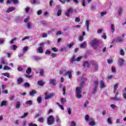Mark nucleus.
I'll return each instance as SVG.
<instances>
[{
	"label": "nucleus",
	"mask_w": 126,
	"mask_h": 126,
	"mask_svg": "<svg viewBox=\"0 0 126 126\" xmlns=\"http://www.w3.org/2000/svg\"><path fill=\"white\" fill-rule=\"evenodd\" d=\"M87 79L86 78L83 77L78 80V82L80 83V87H77L76 89V94L77 96V98L80 99V98L82 97V95H81V90L82 89V86H83V84L86 82Z\"/></svg>",
	"instance_id": "f257e3e1"
},
{
	"label": "nucleus",
	"mask_w": 126,
	"mask_h": 126,
	"mask_svg": "<svg viewBox=\"0 0 126 126\" xmlns=\"http://www.w3.org/2000/svg\"><path fill=\"white\" fill-rule=\"evenodd\" d=\"M85 120L86 122H89V125L91 126H95V121H94V119L92 118V117H89V115H86L85 116Z\"/></svg>",
	"instance_id": "f03ea898"
},
{
	"label": "nucleus",
	"mask_w": 126,
	"mask_h": 126,
	"mask_svg": "<svg viewBox=\"0 0 126 126\" xmlns=\"http://www.w3.org/2000/svg\"><path fill=\"white\" fill-rule=\"evenodd\" d=\"M99 44V41L96 39H94L92 40L90 43V45L92 46L93 49H97V47H98V45Z\"/></svg>",
	"instance_id": "7ed1b4c3"
},
{
	"label": "nucleus",
	"mask_w": 126,
	"mask_h": 126,
	"mask_svg": "<svg viewBox=\"0 0 126 126\" xmlns=\"http://www.w3.org/2000/svg\"><path fill=\"white\" fill-rule=\"evenodd\" d=\"M54 121H55V118L53 117L52 115H50L47 118V124L49 125V126H52V125L54 124Z\"/></svg>",
	"instance_id": "20e7f679"
},
{
	"label": "nucleus",
	"mask_w": 126,
	"mask_h": 126,
	"mask_svg": "<svg viewBox=\"0 0 126 126\" xmlns=\"http://www.w3.org/2000/svg\"><path fill=\"white\" fill-rule=\"evenodd\" d=\"M44 44H45V43H44V42L40 43L39 44L40 47L37 50V53H40V54H42V53H43V46H44Z\"/></svg>",
	"instance_id": "39448f33"
},
{
	"label": "nucleus",
	"mask_w": 126,
	"mask_h": 126,
	"mask_svg": "<svg viewBox=\"0 0 126 126\" xmlns=\"http://www.w3.org/2000/svg\"><path fill=\"white\" fill-rule=\"evenodd\" d=\"M55 96V94H50L49 93L47 92L45 94V100H48V99H50L51 98H53Z\"/></svg>",
	"instance_id": "423d86ee"
},
{
	"label": "nucleus",
	"mask_w": 126,
	"mask_h": 126,
	"mask_svg": "<svg viewBox=\"0 0 126 126\" xmlns=\"http://www.w3.org/2000/svg\"><path fill=\"white\" fill-rule=\"evenodd\" d=\"M118 63L121 67L125 65V60L123 58H119L118 59Z\"/></svg>",
	"instance_id": "0eeeda50"
},
{
	"label": "nucleus",
	"mask_w": 126,
	"mask_h": 126,
	"mask_svg": "<svg viewBox=\"0 0 126 126\" xmlns=\"http://www.w3.org/2000/svg\"><path fill=\"white\" fill-rule=\"evenodd\" d=\"M91 64H92L94 67V71H97L98 70V68L99 66H98V64H97V63L93 61L91 62Z\"/></svg>",
	"instance_id": "6e6552de"
},
{
	"label": "nucleus",
	"mask_w": 126,
	"mask_h": 126,
	"mask_svg": "<svg viewBox=\"0 0 126 126\" xmlns=\"http://www.w3.org/2000/svg\"><path fill=\"white\" fill-rule=\"evenodd\" d=\"M72 11H73V9H72V8H69L67 10L66 12H65V16H67V17H69V16H70V13H71Z\"/></svg>",
	"instance_id": "1a4fd4ad"
},
{
	"label": "nucleus",
	"mask_w": 126,
	"mask_h": 126,
	"mask_svg": "<svg viewBox=\"0 0 126 126\" xmlns=\"http://www.w3.org/2000/svg\"><path fill=\"white\" fill-rule=\"evenodd\" d=\"M124 41V38L121 37H118L116 39H114L113 42H117V43H121V42H123Z\"/></svg>",
	"instance_id": "9d476101"
},
{
	"label": "nucleus",
	"mask_w": 126,
	"mask_h": 126,
	"mask_svg": "<svg viewBox=\"0 0 126 126\" xmlns=\"http://www.w3.org/2000/svg\"><path fill=\"white\" fill-rule=\"evenodd\" d=\"M99 87L101 89H103L106 87V85L104 83V81L100 80L99 81Z\"/></svg>",
	"instance_id": "9b49d317"
},
{
	"label": "nucleus",
	"mask_w": 126,
	"mask_h": 126,
	"mask_svg": "<svg viewBox=\"0 0 126 126\" xmlns=\"http://www.w3.org/2000/svg\"><path fill=\"white\" fill-rule=\"evenodd\" d=\"M71 74H72V72L71 71H68L64 73V75H68L69 78L71 79V78H72V76H71Z\"/></svg>",
	"instance_id": "f8f14e48"
},
{
	"label": "nucleus",
	"mask_w": 126,
	"mask_h": 126,
	"mask_svg": "<svg viewBox=\"0 0 126 126\" xmlns=\"http://www.w3.org/2000/svg\"><path fill=\"white\" fill-rule=\"evenodd\" d=\"M13 10H15V7H10L7 8L6 10L7 13H9L10 12H11L12 11H13Z\"/></svg>",
	"instance_id": "ddd939ff"
},
{
	"label": "nucleus",
	"mask_w": 126,
	"mask_h": 126,
	"mask_svg": "<svg viewBox=\"0 0 126 126\" xmlns=\"http://www.w3.org/2000/svg\"><path fill=\"white\" fill-rule=\"evenodd\" d=\"M94 91L93 92V93L94 94V93L96 92V87L97 86V85H98V80L94 81Z\"/></svg>",
	"instance_id": "4468645a"
},
{
	"label": "nucleus",
	"mask_w": 126,
	"mask_h": 126,
	"mask_svg": "<svg viewBox=\"0 0 126 126\" xmlns=\"http://www.w3.org/2000/svg\"><path fill=\"white\" fill-rule=\"evenodd\" d=\"M118 15H120V16H121V15H122V14H123V7H120L118 8Z\"/></svg>",
	"instance_id": "2eb2a0df"
},
{
	"label": "nucleus",
	"mask_w": 126,
	"mask_h": 126,
	"mask_svg": "<svg viewBox=\"0 0 126 126\" xmlns=\"http://www.w3.org/2000/svg\"><path fill=\"white\" fill-rule=\"evenodd\" d=\"M24 82V80L23 78H21V77H19L17 79V84L19 85V84H21V83H23Z\"/></svg>",
	"instance_id": "dca6fc26"
},
{
	"label": "nucleus",
	"mask_w": 126,
	"mask_h": 126,
	"mask_svg": "<svg viewBox=\"0 0 126 126\" xmlns=\"http://www.w3.org/2000/svg\"><path fill=\"white\" fill-rule=\"evenodd\" d=\"M56 82H57V80L55 79H51L50 80V84L52 85H56Z\"/></svg>",
	"instance_id": "f3484780"
},
{
	"label": "nucleus",
	"mask_w": 126,
	"mask_h": 126,
	"mask_svg": "<svg viewBox=\"0 0 126 126\" xmlns=\"http://www.w3.org/2000/svg\"><path fill=\"white\" fill-rule=\"evenodd\" d=\"M90 64H91V63H89L87 61H85L84 63V67H90Z\"/></svg>",
	"instance_id": "a211bd4d"
},
{
	"label": "nucleus",
	"mask_w": 126,
	"mask_h": 126,
	"mask_svg": "<svg viewBox=\"0 0 126 126\" xmlns=\"http://www.w3.org/2000/svg\"><path fill=\"white\" fill-rule=\"evenodd\" d=\"M71 63H73L76 62V58H75V55H73L70 60Z\"/></svg>",
	"instance_id": "6ab92c4d"
},
{
	"label": "nucleus",
	"mask_w": 126,
	"mask_h": 126,
	"mask_svg": "<svg viewBox=\"0 0 126 126\" xmlns=\"http://www.w3.org/2000/svg\"><path fill=\"white\" fill-rule=\"evenodd\" d=\"M87 47V42L86 41H84L83 43L81 44L80 47L81 48H86Z\"/></svg>",
	"instance_id": "aec40b11"
},
{
	"label": "nucleus",
	"mask_w": 126,
	"mask_h": 126,
	"mask_svg": "<svg viewBox=\"0 0 126 126\" xmlns=\"http://www.w3.org/2000/svg\"><path fill=\"white\" fill-rule=\"evenodd\" d=\"M7 105V101L6 100H3L1 102L0 105V107H3L4 106H6Z\"/></svg>",
	"instance_id": "412c9836"
},
{
	"label": "nucleus",
	"mask_w": 126,
	"mask_h": 126,
	"mask_svg": "<svg viewBox=\"0 0 126 126\" xmlns=\"http://www.w3.org/2000/svg\"><path fill=\"white\" fill-rule=\"evenodd\" d=\"M27 27L28 29H32V23L31 22H28L27 24Z\"/></svg>",
	"instance_id": "4be33fe9"
},
{
	"label": "nucleus",
	"mask_w": 126,
	"mask_h": 126,
	"mask_svg": "<svg viewBox=\"0 0 126 126\" xmlns=\"http://www.w3.org/2000/svg\"><path fill=\"white\" fill-rule=\"evenodd\" d=\"M118 87H119V83H117L114 86V93H116L117 92V89H118Z\"/></svg>",
	"instance_id": "5701e85b"
},
{
	"label": "nucleus",
	"mask_w": 126,
	"mask_h": 126,
	"mask_svg": "<svg viewBox=\"0 0 126 126\" xmlns=\"http://www.w3.org/2000/svg\"><path fill=\"white\" fill-rule=\"evenodd\" d=\"M111 99L113 101H121V98L118 97V96H115V97H111Z\"/></svg>",
	"instance_id": "b1692460"
},
{
	"label": "nucleus",
	"mask_w": 126,
	"mask_h": 126,
	"mask_svg": "<svg viewBox=\"0 0 126 126\" xmlns=\"http://www.w3.org/2000/svg\"><path fill=\"white\" fill-rule=\"evenodd\" d=\"M62 12H63L62 9H58L57 13V16H61V15H62Z\"/></svg>",
	"instance_id": "393cba45"
},
{
	"label": "nucleus",
	"mask_w": 126,
	"mask_h": 126,
	"mask_svg": "<svg viewBox=\"0 0 126 126\" xmlns=\"http://www.w3.org/2000/svg\"><path fill=\"white\" fill-rule=\"evenodd\" d=\"M34 94H37V91L35 90H32L30 92V95L31 96H34Z\"/></svg>",
	"instance_id": "a878e982"
},
{
	"label": "nucleus",
	"mask_w": 126,
	"mask_h": 126,
	"mask_svg": "<svg viewBox=\"0 0 126 126\" xmlns=\"http://www.w3.org/2000/svg\"><path fill=\"white\" fill-rule=\"evenodd\" d=\"M1 75H3V76H6V77H7L8 78H9V77H10V75L8 73H2L1 74Z\"/></svg>",
	"instance_id": "bb28decb"
},
{
	"label": "nucleus",
	"mask_w": 126,
	"mask_h": 126,
	"mask_svg": "<svg viewBox=\"0 0 126 126\" xmlns=\"http://www.w3.org/2000/svg\"><path fill=\"white\" fill-rule=\"evenodd\" d=\"M27 116H28V113L26 112V113H24L23 116L18 117V118L21 119H24V118H26Z\"/></svg>",
	"instance_id": "cd10ccee"
},
{
	"label": "nucleus",
	"mask_w": 126,
	"mask_h": 126,
	"mask_svg": "<svg viewBox=\"0 0 126 126\" xmlns=\"http://www.w3.org/2000/svg\"><path fill=\"white\" fill-rule=\"evenodd\" d=\"M110 28L111 29V32L114 33L115 32V26L113 24L111 25Z\"/></svg>",
	"instance_id": "c85d7f7f"
},
{
	"label": "nucleus",
	"mask_w": 126,
	"mask_h": 126,
	"mask_svg": "<svg viewBox=\"0 0 126 126\" xmlns=\"http://www.w3.org/2000/svg\"><path fill=\"white\" fill-rule=\"evenodd\" d=\"M11 50H13V51H15L17 49V46L15 45H13L12 46L10 47Z\"/></svg>",
	"instance_id": "c756f323"
},
{
	"label": "nucleus",
	"mask_w": 126,
	"mask_h": 126,
	"mask_svg": "<svg viewBox=\"0 0 126 126\" xmlns=\"http://www.w3.org/2000/svg\"><path fill=\"white\" fill-rule=\"evenodd\" d=\"M57 104L58 105L59 107L61 109V110H64V108L63 107V104H60L59 103H57Z\"/></svg>",
	"instance_id": "7c9ffc66"
},
{
	"label": "nucleus",
	"mask_w": 126,
	"mask_h": 126,
	"mask_svg": "<svg viewBox=\"0 0 126 126\" xmlns=\"http://www.w3.org/2000/svg\"><path fill=\"white\" fill-rule=\"evenodd\" d=\"M32 103L33 102L32 101V100H28L26 102V104L27 105H29V106H31V105H32Z\"/></svg>",
	"instance_id": "2f4dec72"
},
{
	"label": "nucleus",
	"mask_w": 126,
	"mask_h": 126,
	"mask_svg": "<svg viewBox=\"0 0 126 126\" xmlns=\"http://www.w3.org/2000/svg\"><path fill=\"white\" fill-rule=\"evenodd\" d=\"M20 108V101H17L16 104V108L19 109Z\"/></svg>",
	"instance_id": "473e14b6"
},
{
	"label": "nucleus",
	"mask_w": 126,
	"mask_h": 126,
	"mask_svg": "<svg viewBox=\"0 0 126 126\" xmlns=\"http://www.w3.org/2000/svg\"><path fill=\"white\" fill-rule=\"evenodd\" d=\"M111 70L113 73H116V72H117V69H116V67H112Z\"/></svg>",
	"instance_id": "72a5a7b5"
},
{
	"label": "nucleus",
	"mask_w": 126,
	"mask_h": 126,
	"mask_svg": "<svg viewBox=\"0 0 126 126\" xmlns=\"http://www.w3.org/2000/svg\"><path fill=\"white\" fill-rule=\"evenodd\" d=\"M4 70H10L11 69V68L7 65H5L4 66Z\"/></svg>",
	"instance_id": "f704fd0d"
},
{
	"label": "nucleus",
	"mask_w": 126,
	"mask_h": 126,
	"mask_svg": "<svg viewBox=\"0 0 126 126\" xmlns=\"http://www.w3.org/2000/svg\"><path fill=\"white\" fill-rule=\"evenodd\" d=\"M37 84L40 86H43L44 85V82L42 81H38Z\"/></svg>",
	"instance_id": "c9c22d12"
},
{
	"label": "nucleus",
	"mask_w": 126,
	"mask_h": 126,
	"mask_svg": "<svg viewBox=\"0 0 126 126\" xmlns=\"http://www.w3.org/2000/svg\"><path fill=\"white\" fill-rule=\"evenodd\" d=\"M0 62H1V63H2L3 64H7V63H5V61L4 60V58H2L1 59Z\"/></svg>",
	"instance_id": "e433bc0d"
},
{
	"label": "nucleus",
	"mask_w": 126,
	"mask_h": 126,
	"mask_svg": "<svg viewBox=\"0 0 126 126\" xmlns=\"http://www.w3.org/2000/svg\"><path fill=\"white\" fill-rule=\"evenodd\" d=\"M31 68H28L26 70V73H27V74H30V73H31Z\"/></svg>",
	"instance_id": "4c0bfd02"
},
{
	"label": "nucleus",
	"mask_w": 126,
	"mask_h": 126,
	"mask_svg": "<svg viewBox=\"0 0 126 126\" xmlns=\"http://www.w3.org/2000/svg\"><path fill=\"white\" fill-rule=\"evenodd\" d=\"M37 101L38 102V103L39 104H40V103H41V102H42V97L41 96H39L37 99Z\"/></svg>",
	"instance_id": "58836bf2"
},
{
	"label": "nucleus",
	"mask_w": 126,
	"mask_h": 126,
	"mask_svg": "<svg viewBox=\"0 0 126 126\" xmlns=\"http://www.w3.org/2000/svg\"><path fill=\"white\" fill-rule=\"evenodd\" d=\"M120 54L121 56H125V52L124 51V50L121 49L120 51Z\"/></svg>",
	"instance_id": "ea45409f"
},
{
	"label": "nucleus",
	"mask_w": 126,
	"mask_h": 126,
	"mask_svg": "<svg viewBox=\"0 0 126 126\" xmlns=\"http://www.w3.org/2000/svg\"><path fill=\"white\" fill-rule=\"evenodd\" d=\"M33 59H34V60H35V61H39V60H41L40 57H39V56H34V57H33Z\"/></svg>",
	"instance_id": "a19ab883"
},
{
	"label": "nucleus",
	"mask_w": 126,
	"mask_h": 126,
	"mask_svg": "<svg viewBox=\"0 0 126 126\" xmlns=\"http://www.w3.org/2000/svg\"><path fill=\"white\" fill-rule=\"evenodd\" d=\"M73 45H74V43H71L70 44H67V48H69V49H70V48H71V47H72Z\"/></svg>",
	"instance_id": "79ce46f5"
},
{
	"label": "nucleus",
	"mask_w": 126,
	"mask_h": 126,
	"mask_svg": "<svg viewBox=\"0 0 126 126\" xmlns=\"http://www.w3.org/2000/svg\"><path fill=\"white\" fill-rule=\"evenodd\" d=\"M39 123H43L44 122V118L43 117H40L38 119Z\"/></svg>",
	"instance_id": "37998d69"
},
{
	"label": "nucleus",
	"mask_w": 126,
	"mask_h": 126,
	"mask_svg": "<svg viewBox=\"0 0 126 126\" xmlns=\"http://www.w3.org/2000/svg\"><path fill=\"white\" fill-rule=\"evenodd\" d=\"M27 50H28V47L25 46L23 49V53H25L26 52H27Z\"/></svg>",
	"instance_id": "c03bdc74"
},
{
	"label": "nucleus",
	"mask_w": 126,
	"mask_h": 126,
	"mask_svg": "<svg viewBox=\"0 0 126 126\" xmlns=\"http://www.w3.org/2000/svg\"><path fill=\"white\" fill-rule=\"evenodd\" d=\"M107 122L109 125H112V124H113V122H112V120H111V118H108Z\"/></svg>",
	"instance_id": "a18cd8bd"
},
{
	"label": "nucleus",
	"mask_w": 126,
	"mask_h": 126,
	"mask_svg": "<svg viewBox=\"0 0 126 126\" xmlns=\"http://www.w3.org/2000/svg\"><path fill=\"white\" fill-rule=\"evenodd\" d=\"M82 5L85 7V6H86V0H82Z\"/></svg>",
	"instance_id": "49530a36"
},
{
	"label": "nucleus",
	"mask_w": 126,
	"mask_h": 126,
	"mask_svg": "<svg viewBox=\"0 0 126 126\" xmlns=\"http://www.w3.org/2000/svg\"><path fill=\"white\" fill-rule=\"evenodd\" d=\"M70 126H76V123L75 122L71 121Z\"/></svg>",
	"instance_id": "de8ad7c7"
},
{
	"label": "nucleus",
	"mask_w": 126,
	"mask_h": 126,
	"mask_svg": "<svg viewBox=\"0 0 126 126\" xmlns=\"http://www.w3.org/2000/svg\"><path fill=\"white\" fill-rule=\"evenodd\" d=\"M61 104H62V105H64V102H65V98H62L61 99Z\"/></svg>",
	"instance_id": "09e8293b"
},
{
	"label": "nucleus",
	"mask_w": 126,
	"mask_h": 126,
	"mask_svg": "<svg viewBox=\"0 0 126 126\" xmlns=\"http://www.w3.org/2000/svg\"><path fill=\"white\" fill-rule=\"evenodd\" d=\"M39 74L41 76H43L44 75V70L41 69L39 71Z\"/></svg>",
	"instance_id": "8fccbe9b"
},
{
	"label": "nucleus",
	"mask_w": 126,
	"mask_h": 126,
	"mask_svg": "<svg viewBox=\"0 0 126 126\" xmlns=\"http://www.w3.org/2000/svg\"><path fill=\"white\" fill-rule=\"evenodd\" d=\"M85 25L86 27H89V21L87 20L85 22Z\"/></svg>",
	"instance_id": "3c124183"
},
{
	"label": "nucleus",
	"mask_w": 126,
	"mask_h": 126,
	"mask_svg": "<svg viewBox=\"0 0 126 126\" xmlns=\"http://www.w3.org/2000/svg\"><path fill=\"white\" fill-rule=\"evenodd\" d=\"M102 38H103L105 40H106V39H107V35H106V33H104L102 35Z\"/></svg>",
	"instance_id": "603ef678"
},
{
	"label": "nucleus",
	"mask_w": 126,
	"mask_h": 126,
	"mask_svg": "<svg viewBox=\"0 0 126 126\" xmlns=\"http://www.w3.org/2000/svg\"><path fill=\"white\" fill-rule=\"evenodd\" d=\"M24 87H25L26 88H29V83H26L24 84Z\"/></svg>",
	"instance_id": "864d4df0"
},
{
	"label": "nucleus",
	"mask_w": 126,
	"mask_h": 126,
	"mask_svg": "<svg viewBox=\"0 0 126 126\" xmlns=\"http://www.w3.org/2000/svg\"><path fill=\"white\" fill-rule=\"evenodd\" d=\"M42 12H43L42 10H38L37 12V15H41V14H42Z\"/></svg>",
	"instance_id": "5fc2aeb1"
},
{
	"label": "nucleus",
	"mask_w": 126,
	"mask_h": 126,
	"mask_svg": "<svg viewBox=\"0 0 126 126\" xmlns=\"http://www.w3.org/2000/svg\"><path fill=\"white\" fill-rule=\"evenodd\" d=\"M14 41H16V38L12 39L11 41H9V43L10 44H13V43H14Z\"/></svg>",
	"instance_id": "6e6d98bb"
},
{
	"label": "nucleus",
	"mask_w": 126,
	"mask_h": 126,
	"mask_svg": "<svg viewBox=\"0 0 126 126\" xmlns=\"http://www.w3.org/2000/svg\"><path fill=\"white\" fill-rule=\"evenodd\" d=\"M111 108L113 109L114 110V109H116V108H117V106H116V105L115 104H111L110 105Z\"/></svg>",
	"instance_id": "4d7b16f0"
},
{
	"label": "nucleus",
	"mask_w": 126,
	"mask_h": 126,
	"mask_svg": "<svg viewBox=\"0 0 126 126\" xmlns=\"http://www.w3.org/2000/svg\"><path fill=\"white\" fill-rule=\"evenodd\" d=\"M107 14V12L106 11L101 12L100 13V15L101 16H104V15H106Z\"/></svg>",
	"instance_id": "13d9d810"
},
{
	"label": "nucleus",
	"mask_w": 126,
	"mask_h": 126,
	"mask_svg": "<svg viewBox=\"0 0 126 126\" xmlns=\"http://www.w3.org/2000/svg\"><path fill=\"white\" fill-rule=\"evenodd\" d=\"M23 55H24V53L23 52L22 53H20L19 55H18V57L20 59H21V58H22V57H23Z\"/></svg>",
	"instance_id": "bf43d9fd"
},
{
	"label": "nucleus",
	"mask_w": 126,
	"mask_h": 126,
	"mask_svg": "<svg viewBox=\"0 0 126 126\" xmlns=\"http://www.w3.org/2000/svg\"><path fill=\"white\" fill-rule=\"evenodd\" d=\"M60 51L61 52H64V51H66V47H62Z\"/></svg>",
	"instance_id": "052dcab7"
},
{
	"label": "nucleus",
	"mask_w": 126,
	"mask_h": 126,
	"mask_svg": "<svg viewBox=\"0 0 126 126\" xmlns=\"http://www.w3.org/2000/svg\"><path fill=\"white\" fill-rule=\"evenodd\" d=\"M103 30L102 29H99L97 30V34H101V33H102Z\"/></svg>",
	"instance_id": "680f3d73"
},
{
	"label": "nucleus",
	"mask_w": 126,
	"mask_h": 126,
	"mask_svg": "<svg viewBox=\"0 0 126 126\" xmlns=\"http://www.w3.org/2000/svg\"><path fill=\"white\" fill-rule=\"evenodd\" d=\"M25 10L26 11V13H28L30 10V7H27Z\"/></svg>",
	"instance_id": "e2e57ef3"
},
{
	"label": "nucleus",
	"mask_w": 126,
	"mask_h": 126,
	"mask_svg": "<svg viewBox=\"0 0 126 126\" xmlns=\"http://www.w3.org/2000/svg\"><path fill=\"white\" fill-rule=\"evenodd\" d=\"M81 59H82V56L78 57L76 59V62H79Z\"/></svg>",
	"instance_id": "0e129e2a"
},
{
	"label": "nucleus",
	"mask_w": 126,
	"mask_h": 126,
	"mask_svg": "<svg viewBox=\"0 0 126 126\" xmlns=\"http://www.w3.org/2000/svg\"><path fill=\"white\" fill-rule=\"evenodd\" d=\"M51 50L52 51H53V52H58V49H57L56 47H53L51 49Z\"/></svg>",
	"instance_id": "69168bd1"
},
{
	"label": "nucleus",
	"mask_w": 126,
	"mask_h": 126,
	"mask_svg": "<svg viewBox=\"0 0 126 126\" xmlns=\"http://www.w3.org/2000/svg\"><path fill=\"white\" fill-rule=\"evenodd\" d=\"M75 21V22H79L80 21V18H79V17L76 18Z\"/></svg>",
	"instance_id": "338daca9"
},
{
	"label": "nucleus",
	"mask_w": 126,
	"mask_h": 126,
	"mask_svg": "<svg viewBox=\"0 0 126 126\" xmlns=\"http://www.w3.org/2000/svg\"><path fill=\"white\" fill-rule=\"evenodd\" d=\"M29 126H38L36 124H34L33 123H30Z\"/></svg>",
	"instance_id": "774afa93"
}]
</instances>
